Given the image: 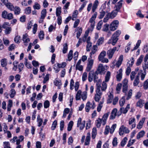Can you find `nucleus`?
Listing matches in <instances>:
<instances>
[{
	"label": "nucleus",
	"instance_id": "obj_1",
	"mask_svg": "<svg viewBox=\"0 0 148 148\" xmlns=\"http://www.w3.org/2000/svg\"><path fill=\"white\" fill-rule=\"evenodd\" d=\"M121 33V31L119 30H118L115 32L108 41V43L114 45L118 40V37Z\"/></svg>",
	"mask_w": 148,
	"mask_h": 148
},
{
	"label": "nucleus",
	"instance_id": "obj_2",
	"mask_svg": "<svg viewBox=\"0 0 148 148\" xmlns=\"http://www.w3.org/2000/svg\"><path fill=\"white\" fill-rule=\"evenodd\" d=\"M122 109L123 108H121L120 110L118 112L116 108L113 109L111 113V114L110 117V119L111 120H113L114 119L116 116L119 117L121 115L122 113Z\"/></svg>",
	"mask_w": 148,
	"mask_h": 148
},
{
	"label": "nucleus",
	"instance_id": "obj_3",
	"mask_svg": "<svg viewBox=\"0 0 148 148\" xmlns=\"http://www.w3.org/2000/svg\"><path fill=\"white\" fill-rule=\"evenodd\" d=\"M110 75V72L109 71H107L105 77V80L102 83L101 90L102 91H105L106 90L107 88V84L106 83L109 80Z\"/></svg>",
	"mask_w": 148,
	"mask_h": 148
},
{
	"label": "nucleus",
	"instance_id": "obj_4",
	"mask_svg": "<svg viewBox=\"0 0 148 148\" xmlns=\"http://www.w3.org/2000/svg\"><path fill=\"white\" fill-rule=\"evenodd\" d=\"M116 47H113L112 49H110L107 51V54L109 59L112 58L114 53L116 51H118L119 49H117Z\"/></svg>",
	"mask_w": 148,
	"mask_h": 148
},
{
	"label": "nucleus",
	"instance_id": "obj_5",
	"mask_svg": "<svg viewBox=\"0 0 148 148\" xmlns=\"http://www.w3.org/2000/svg\"><path fill=\"white\" fill-rule=\"evenodd\" d=\"M129 132V130L127 127H125L123 125L121 126L119 128V133L120 136L123 135L124 133L128 134Z\"/></svg>",
	"mask_w": 148,
	"mask_h": 148
},
{
	"label": "nucleus",
	"instance_id": "obj_6",
	"mask_svg": "<svg viewBox=\"0 0 148 148\" xmlns=\"http://www.w3.org/2000/svg\"><path fill=\"white\" fill-rule=\"evenodd\" d=\"M119 22L117 20L113 21L110 24V30L111 31H114L118 27Z\"/></svg>",
	"mask_w": 148,
	"mask_h": 148
},
{
	"label": "nucleus",
	"instance_id": "obj_7",
	"mask_svg": "<svg viewBox=\"0 0 148 148\" xmlns=\"http://www.w3.org/2000/svg\"><path fill=\"white\" fill-rule=\"evenodd\" d=\"M82 119L80 117L79 118L77 121V127H79L80 130H83L85 127V125L86 123L85 121L82 122Z\"/></svg>",
	"mask_w": 148,
	"mask_h": 148
},
{
	"label": "nucleus",
	"instance_id": "obj_8",
	"mask_svg": "<svg viewBox=\"0 0 148 148\" xmlns=\"http://www.w3.org/2000/svg\"><path fill=\"white\" fill-rule=\"evenodd\" d=\"M105 68L103 66V64H100L98 66L97 71L96 72L101 75L104 74L105 72Z\"/></svg>",
	"mask_w": 148,
	"mask_h": 148
},
{
	"label": "nucleus",
	"instance_id": "obj_9",
	"mask_svg": "<svg viewBox=\"0 0 148 148\" xmlns=\"http://www.w3.org/2000/svg\"><path fill=\"white\" fill-rule=\"evenodd\" d=\"M93 64V60L89 58L88 60V62L87 63V66L86 70L87 71H89L92 68Z\"/></svg>",
	"mask_w": 148,
	"mask_h": 148
},
{
	"label": "nucleus",
	"instance_id": "obj_10",
	"mask_svg": "<svg viewBox=\"0 0 148 148\" xmlns=\"http://www.w3.org/2000/svg\"><path fill=\"white\" fill-rule=\"evenodd\" d=\"M109 114V112L105 114L102 116V119H101L102 120V125H105L106 123V121Z\"/></svg>",
	"mask_w": 148,
	"mask_h": 148
},
{
	"label": "nucleus",
	"instance_id": "obj_11",
	"mask_svg": "<svg viewBox=\"0 0 148 148\" xmlns=\"http://www.w3.org/2000/svg\"><path fill=\"white\" fill-rule=\"evenodd\" d=\"M135 119L134 117L131 118L129 120V125H132L131 129L135 128L136 126V124L135 122Z\"/></svg>",
	"mask_w": 148,
	"mask_h": 148
},
{
	"label": "nucleus",
	"instance_id": "obj_12",
	"mask_svg": "<svg viewBox=\"0 0 148 148\" xmlns=\"http://www.w3.org/2000/svg\"><path fill=\"white\" fill-rule=\"evenodd\" d=\"M28 34H25L23 35V40L24 42V45L26 46L27 45V43L30 41L29 39L28 38Z\"/></svg>",
	"mask_w": 148,
	"mask_h": 148
},
{
	"label": "nucleus",
	"instance_id": "obj_13",
	"mask_svg": "<svg viewBox=\"0 0 148 148\" xmlns=\"http://www.w3.org/2000/svg\"><path fill=\"white\" fill-rule=\"evenodd\" d=\"M123 1V0H121L117 3L116 5H115V10L117 12H119V11L120 9L122 7V2Z\"/></svg>",
	"mask_w": 148,
	"mask_h": 148
},
{
	"label": "nucleus",
	"instance_id": "obj_14",
	"mask_svg": "<svg viewBox=\"0 0 148 148\" xmlns=\"http://www.w3.org/2000/svg\"><path fill=\"white\" fill-rule=\"evenodd\" d=\"M132 89H130L128 91H127L126 92L124 93L125 95V97L126 96V99L128 100L130 99L132 95Z\"/></svg>",
	"mask_w": 148,
	"mask_h": 148
},
{
	"label": "nucleus",
	"instance_id": "obj_15",
	"mask_svg": "<svg viewBox=\"0 0 148 148\" xmlns=\"http://www.w3.org/2000/svg\"><path fill=\"white\" fill-rule=\"evenodd\" d=\"M97 48L98 47L97 45H94L93 46L91 51L90 53V59H92V55L95 54L97 51Z\"/></svg>",
	"mask_w": 148,
	"mask_h": 148
},
{
	"label": "nucleus",
	"instance_id": "obj_16",
	"mask_svg": "<svg viewBox=\"0 0 148 148\" xmlns=\"http://www.w3.org/2000/svg\"><path fill=\"white\" fill-rule=\"evenodd\" d=\"M145 118L144 117L140 121L137 126V128L138 129H140L142 127L143 124L145 121Z\"/></svg>",
	"mask_w": 148,
	"mask_h": 148
},
{
	"label": "nucleus",
	"instance_id": "obj_17",
	"mask_svg": "<svg viewBox=\"0 0 148 148\" xmlns=\"http://www.w3.org/2000/svg\"><path fill=\"white\" fill-rule=\"evenodd\" d=\"M123 56L122 55H121L119 56L118 61L116 63V66L117 67L119 68L121 65L123 60Z\"/></svg>",
	"mask_w": 148,
	"mask_h": 148
},
{
	"label": "nucleus",
	"instance_id": "obj_18",
	"mask_svg": "<svg viewBox=\"0 0 148 148\" xmlns=\"http://www.w3.org/2000/svg\"><path fill=\"white\" fill-rule=\"evenodd\" d=\"M144 73L143 72V71L140 70L138 72V74L137 75H139V76L140 75L141 77V79L142 80H143L145 78V75L146 74V72H145V70L144 69Z\"/></svg>",
	"mask_w": 148,
	"mask_h": 148
},
{
	"label": "nucleus",
	"instance_id": "obj_19",
	"mask_svg": "<svg viewBox=\"0 0 148 148\" xmlns=\"http://www.w3.org/2000/svg\"><path fill=\"white\" fill-rule=\"evenodd\" d=\"M107 11L105 10L100 9L99 10V18L101 19L103 18L105 16Z\"/></svg>",
	"mask_w": 148,
	"mask_h": 148
},
{
	"label": "nucleus",
	"instance_id": "obj_20",
	"mask_svg": "<svg viewBox=\"0 0 148 148\" xmlns=\"http://www.w3.org/2000/svg\"><path fill=\"white\" fill-rule=\"evenodd\" d=\"M148 59V53L146 54L144 58V61L145 62V66H143V69H146L148 68V62H147Z\"/></svg>",
	"mask_w": 148,
	"mask_h": 148
},
{
	"label": "nucleus",
	"instance_id": "obj_21",
	"mask_svg": "<svg viewBox=\"0 0 148 148\" xmlns=\"http://www.w3.org/2000/svg\"><path fill=\"white\" fill-rule=\"evenodd\" d=\"M118 12L116 11L115 9L114 10L112 11L111 13H108V14H109V16L110 17V18H113L117 15Z\"/></svg>",
	"mask_w": 148,
	"mask_h": 148
},
{
	"label": "nucleus",
	"instance_id": "obj_22",
	"mask_svg": "<svg viewBox=\"0 0 148 148\" xmlns=\"http://www.w3.org/2000/svg\"><path fill=\"white\" fill-rule=\"evenodd\" d=\"M145 103L144 100L140 99L136 103V106L140 108H142L143 106V104Z\"/></svg>",
	"mask_w": 148,
	"mask_h": 148
},
{
	"label": "nucleus",
	"instance_id": "obj_23",
	"mask_svg": "<svg viewBox=\"0 0 148 148\" xmlns=\"http://www.w3.org/2000/svg\"><path fill=\"white\" fill-rule=\"evenodd\" d=\"M90 140V134L88 133L87 134V136L86 137L84 145H87L89 144Z\"/></svg>",
	"mask_w": 148,
	"mask_h": 148
},
{
	"label": "nucleus",
	"instance_id": "obj_24",
	"mask_svg": "<svg viewBox=\"0 0 148 148\" xmlns=\"http://www.w3.org/2000/svg\"><path fill=\"white\" fill-rule=\"evenodd\" d=\"M102 120L100 118H98L95 121V125L97 127L99 128L101 126V124H102Z\"/></svg>",
	"mask_w": 148,
	"mask_h": 148
},
{
	"label": "nucleus",
	"instance_id": "obj_25",
	"mask_svg": "<svg viewBox=\"0 0 148 148\" xmlns=\"http://www.w3.org/2000/svg\"><path fill=\"white\" fill-rule=\"evenodd\" d=\"M1 66L3 67H5V69L6 70L7 68L6 66L7 65L8 63L7 60L5 58L2 59L1 60Z\"/></svg>",
	"mask_w": 148,
	"mask_h": 148
},
{
	"label": "nucleus",
	"instance_id": "obj_26",
	"mask_svg": "<svg viewBox=\"0 0 148 148\" xmlns=\"http://www.w3.org/2000/svg\"><path fill=\"white\" fill-rule=\"evenodd\" d=\"M106 54V52L105 51H102L99 56L98 59L99 61L102 60V59L104 58Z\"/></svg>",
	"mask_w": 148,
	"mask_h": 148
},
{
	"label": "nucleus",
	"instance_id": "obj_27",
	"mask_svg": "<svg viewBox=\"0 0 148 148\" xmlns=\"http://www.w3.org/2000/svg\"><path fill=\"white\" fill-rule=\"evenodd\" d=\"M139 83V75H137L135 77L134 81L133 82V85L134 86H137Z\"/></svg>",
	"mask_w": 148,
	"mask_h": 148
},
{
	"label": "nucleus",
	"instance_id": "obj_28",
	"mask_svg": "<svg viewBox=\"0 0 148 148\" xmlns=\"http://www.w3.org/2000/svg\"><path fill=\"white\" fill-rule=\"evenodd\" d=\"M145 132L144 130H142L138 133L137 135L136 138L137 139H139L140 138L143 136L145 134Z\"/></svg>",
	"mask_w": 148,
	"mask_h": 148
},
{
	"label": "nucleus",
	"instance_id": "obj_29",
	"mask_svg": "<svg viewBox=\"0 0 148 148\" xmlns=\"http://www.w3.org/2000/svg\"><path fill=\"white\" fill-rule=\"evenodd\" d=\"M113 96L110 92L108 95V97L107 100L108 103H111L113 99Z\"/></svg>",
	"mask_w": 148,
	"mask_h": 148
},
{
	"label": "nucleus",
	"instance_id": "obj_30",
	"mask_svg": "<svg viewBox=\"0 0 148 148\" xmlns=\"http://www.w3.org/2000/svg\"><path fill=\"white\" fill-rule=\"evenodd\" d=\"M5 5L11 11H13L14 9V6L11 3L8 2Z\"/></svg>",
	"mask_w": 148,
	"mask_h": 148
},
{
	"label": "nucleus",
	"instance_id": "obj_31",
	"mask_svg": "<svg viewBox=\"0 0 148 148\" xmlns=\"http://www.w3.org/2000/svg\"><path fill=\"white\" fill-rule=\"evenodd\" d=\"M144 58V56L141 55L140 57L137 59V62L136 63V65L137 66L139 65L143 61Z\"/></svg>",
	"mask_w": 148,
	"mask_h": 148
},
{
	"label": "nucleus",
	"instance_id": "obj_32",
	"mask_svg": "<svg viewBox=\"0 0 148 148\" xmlns=\"http://www.w3.org/2000/svg\"><path fill=\"white\" fill-rule=\"evenodd\" d=\"M98 73L97 72H95V73H93V81L95 83L97 82L98 79Z\"/></svg>",
	"mask_w": 148,
	"mask_h": 148
},
{
	"label": "nucleus",
	"instance_id": "obj_33",
	"mask_svg": "<svg viewBox=\"0 0 148 148\" xmlns=\"http://www.w3.org/2000/svg\"><path fill=\"white\" fill-rule=\"evenodd\" d=\"M13 102L10 99L8 100V104L7 110L10 111L11 110V108L12 106Z\"/></svg>",
	"mask_w": 148,
	"mask_h": 148
},
{
	"label": "nucleus",
	"instance_id": "obj_34",
	"mask_svg": "<svg viewBox=\"0 0 148 148\" xmlns=\"http://www.w3.org/2000/svg\"><path fill=\"white\" fill-rule=\"evenodd\" d=\"M97 134V131L96 128L94 127L92 130V138L93 139L95 138Z\"/></svg>",
	"mask_w": 148,
	"mask_h": 148
},
{
	"label": "nucleus",
	"instance_id": "obj_35",
	"mask_svg": "<svg viewBox=\"0 0 148 148\" xmlns=\"http://www.w3.org/2000/svg\"><path fill=\"white\" fill-rule=\"evenodd\" d=\"M24 140V137L23 136H20L18 137V138L16 140V144L19 145L20 143L22 142Z\"/></svg>",
	"mask_w": 148,
	"mask_h": 148
},
{
	"label": "nucleus",
	"instance_id": "obj_36",
	"mask_svg": "<svg viewBox=\"0 0 148 148\" xmlns=\"http://www.w3.org/2000/svg\"><path fill=\"white\" fill-rule=\"evenodd\" d=\"M100 85H99L97 86L96 90V93L95 94L101 96L102 94V92L100 90Z\"/></svg>",
	"mask_w": 148,
	"mask_h": 148
},
{
	"label": "nucleus",
	"instance_id": "obj_37",
	"mask_svg": "<svg viewBox=\"0 0 148 148\" xmlns=\"http://www.w3.org/2000/svg\"><path fill=\"white\" fill-rule=\"evenodd\" d=\"M37 122L38 123V127H40L43 121L42 119L40 118V116L39 115L37 116Z\"/></svg>",
	"mask_w": 148,
	"mask_h": 148
},
{
	"label": "nucleus",
	"instance_id": "obj_38",
	"mask_svg": "<svg viewBox=\"0 0 148 148\" xmlns=\"http://www.w3.org/2000/svg\"><path fill=\"white\" fill-rule=\"evenodd\" d=\"M90 105L91 103L90 102L88 101L87 102L85 107V110L86 112H89L91 108Z\"/></svg>",
	"mask_w": 148,
	"mask_h": 148
},
{
	"label": "nucleus",
	"instance_id": "obj_39",
	"mask_svg": "<svg viewBox=\"0 0 148 148\" xmlns=\"http://www.w3.org/2000/svg\"><path fill=\"white\" fill-rule=\"evenodd\" d=\"M82 93V91L81 90H79L76 95L75 98L76 100H78L80 99L81 98V95Z\"/></svg>",
	"mask_w": 148,
	"mask_h": 148
},
{
	"label": "nucleus",
	"instance_id": "obj_40",
	"mask_svg": "<svg viewBox=\"0 0 148 148\" xmlns=\"http://www.w3.org/2000/svg\"><path fill=\"white\" fill-rule=\"evenodd\" d=\"M104 38L103 37H101L98 40L97 43H96L97 46L100 45H101L103 42Z\"/></svg>",
	"mask_w": 148,
	"mask_h": 148
},
{
	"label": "nucleus",
	"instance_id": "obj_41",
	"mask_svg": "<svg viewBox=\"0 0 148 148\" xmlns=\"http://www.w3.org/2000/svg\"><path fill=\"white\" fill-rule=\"evenodd\" d=\"M125 102V97L123 96L119 101V104L120 106H123Z\"/></svg>",
	"mask_w": 148,
	"mask_h": 148
},
{
	"label": "nucleus",
	"instance_id": "obj_42",
	"mask_svg": "<svg viewBox=\"0 0 148 148\" xmlns=\"http://www.w3.org/2000/svg\"><path fill=\"white\" fill-rule=\"evenodd\" d=\"M121 108H123V109H122L123 112H122V113H123L124 114H125L127 113V112L128 111V110L130 109V105L129 104H128L127 105L126 107L125 108V109H124L122 107Z\"/></svg>",
	"mask_w": 148,
	"mask_h": 148
},
{
	"label": "nucleus",
	"instance_id": "obj_43",
	"mask_svg": "<svg viewBox=\"0 0 148 148\" xmlns=\"http://www.w3.org/2000/svg\"><path fill=\"white\" fill-rule=\"evenodd\" d=\"M86 46V50L87 51H89L91 49L92 43L91 42L87 43Z\"/></svg>",
	"mask_w": 148,
	"mask_h": 148
},
{
	"label": "nucleus",
	"instance_id": "obj_44",
	"mask_svg": "<svg viewBox=\"0 0 148 148\" xmlns=\"http://www.w3.org/2000/svg\"><path fill=\"white\" fill-rule=\"evenodd\" d=\"M44 34L43 31H40L38 34V36L41 40H42L44 37Z\"/></svg>",
	"mask_w": 148,
	"mask_h": 148
},
{
	"label": "nucleus",
	"instance_id": "obj_45",
	"mask_svg": "<svg viewBox=\"0 0 148 148\" xmlns=\"http://www.w3.org/2000/svg\"><path fill=\"white\" fill-rule=\"evenodd\" d=\"M73 51L71 50L68 53V61H70L73 58Z\"/></svg>",
	"mask_w": 148,
	"mask_h": 148
},
{
	"label": "nucleus",
	"instance_id": "obj_46",
	"mask_svg": "<svg viewBox=\"0 0 148 148\" xmlns=\"http://www.w3.org/2000/svg\"><path fill=\"white\" fill-rule=\"evenodd\" d=\"M73 121H71L69 123L67 127V130L68 131H70L71 130L73 125Z\"/></svg>",
	"mask_w": 148,
	"mask_h": 148
},
{
	"label": "nucleus",
	"instance_id": "obj_47",
	"mask_svg": "<svg viewBox=\"0 0 148 148\" xmlns=\"http://www.w3.org/2000/svg\"><path fill=\"white\" fill-rule=\"evenodd\" d=\"M109 25L107 24H106L104 25L102 28V30L103 31L107 32L109 30Z\"/></svg>",
	"mask_w": 148,
	"mask_h": 148
},
{
	"label": "nucleus",
	"instance_id": "obj_48",
	"mask_svg": "<svg viewBox=\"0 0 148 148\" xmlns=\"http://www.w3.org/2000/svg\"><path fill=\"white\" fill-rule=\"evenodd\" d=\"M47 11L46 9H44L42 10L41 13V18H44L45 17Z\"/></svg>",
	"mask_w": 148,
	"mask_h": 148
},
{
	"label": "nucleus",
	"instance_id": "obj_49",
	"mask_svg": "<svg viewBox=\"0 0 148 148\" xmlns=\"http://www.w3.org/2000/svg\"><path fill=\"white\" fill-rule=\"evenodd\" d=\"M14 9V14H18L20 13V8L18 7H16Z\"/></svg>",
	"mask_w": 148,
	"mask_h": 148
},
{
	"label": "nucleus",
	"instance_id": "obj_50",
	"mask_svg": "<svg viewBox=\"0 0 148 148\" xmlns=\"http://www.w3.org/2000/svg\"><path fill=\"white\" fill-rule=\"evenodd\" d=\"M127 139L126 137H125L122 140L121 143V145L122 147H123L126 144Z\"/></svg>",
	"mask_w": 148,
	"mask_h": 148
},
{
	"label": "nucleus",
	"instance_id": "obj_51",
	"mask_svg": "<svg viewBox=\"0 0 148 148\" xmlns=\"http://www.w3.org/2000/svg\"><path fill=\"white\" fill-rule=\"evenodd\" d=\"M63 46V47L62 50L63 53H65L68 50V45L67 44H64Z\"/></svg>",
	"mask_w": 148,
	"mask_h": 148
},
{
	"label": "nucleus",
	"instance_id": "obj_52",
	"mask_svg": "<svg viewBox=\"0 0 148 148\" xmlns=\"http://www.w3.org/2000/svg\"><path fill=\"white\" fill-rule=\"evenodd\" d=\"M61 8L58 7L56 9V14L57 16H60L61 13Z\"/></svg>",
	"mask_w": 148,
	"mask_h": 148
},
{
	"label": "nucleus",
	"instance_id": "obj_53",
	"mask_svg": "<svg viewBox=\"0 0 148 148\" xmlns=\"http://www.w3.org/2000/svg\"><path fill=\"white\" fill-rule=\"evenodd\" d=\"M82 28L81 27L79 28L78 30L77 33V37L79 38L82 32Z\"/></svg>",
	"mask_w": 148,
	"mask_h": 148
},
{
	"label": "nucleus",
	"instance_id": "obj_54",
	"mask_svg": "<svg viewBox=\"0 0 148 148\" xmlns=\"http://www.w3.org/2000/svg\"><path fill=\"white\" fill-rule=\"evenodd\" d=\"M57 66H58L59 68H64L66 66V63L65 62H63L61 64H60L59 63H57Z\"/></svg>",
	"mask_w": 148,
	"mask_h": 148
},
{
	"label": "nucleus",
	"instance_id": "obj_55",
	"mask_svg": "<svg viewBox=\"0 0 148 148\" xmlns=\"http://www.w3.org/2000/svg\"><path fill=\"white\" fill-rule=\"evenodd\" d=\"M57 125V121L56 120L54 121L53 123L51 129L52 130H55Z\"/></svg>",
	"mask_w": 148,
	"mask_h": 148
},
{
	"label": "nucleus",
	"instance_id": "obj_56",
	"mask_svg": "<svg viewBox=\"0 0 148 148\" xmlns=\"http://www.w3.org/2000/svg\"><path fill=\"white\" fill-rule=\"evenodd\" d=\"M74 82L73 79H71L70 81V88L71 90H72L73 89V87L74 86Z\"/></svg>",
	"mask_w": 148,
	"mask_h": 148
},
{
	"label": "nucleus",
	"instance_id": "obj_57",
	"mask_svg": "<svg viewBox=\"0 0 148 148\" xmlns=\"http://www.w3.org/2000/svg\"><path fill=\"white\" fill-rule=\"evenodd\" d=\"M141 42V41L140 40H138L136 44V46L134 47V49L132 50L133 51L137 49L140 45Z\"/></svg>",
	"mask_w": 148,
	"mask_h": 148
},
{
	"label": "nucleus",
	"instance_id": "obj_58",
	"mask_svg": "<svg viewBox=\"0 0 148 148\" xmlns=\"http://www.w3.org/2000/svg\"><path fill=\"white\" fill-rule=\"evenodd\" d=\"M8 14L7 12L5 10H4L2 12L1 16L3 18L6 19Z\"/></svg>",
	"mask_w": 148,
	"mask_h": 148
},
{
	"label": "nucleus",
	"instance_id": "obj_59",
	"mask_svg": "<svg viewBox=\"0 0 148 148\" xmlns=\"http://www.w3.org/2000/svg\"><path fill=\"white\" fill-rule=\"evenodd\" d=\"M143 86L144 89L145 90L148 88V79L144 82Z\"/></svg>",
	"mask_w": 148,
	"mask_h": 148
},
{
	"label": "nucleus",
	"instance_id": "obj_60",
	"mask_svg": "<svg viewBox=\"0 0 148 148\" xmlns=\"http://www.w3.org/2000/svg\"><path fill=\"white\" fill-rule=\"evenodd\" d=\"M110 129V127L109 126L106 125V126L104 132V133L105 135H107L109 133Z\"/></svg>",
	"mask_w": 148,
	"mask_h": 148
},
{
	"label": "nucleus",
	"instance_id": "obj_61",
	"mask_svg": "<svg viewBox=\"0 0 148 148\" xmlns=\"http://www.w3.org/2000/svg\"><path fill=\"white\" fill-rule=\"evenodd\" d=\"M93 73L91 74L90 72L89 73L88 76V80L90 82H91L93 80Z\"/></svg>",
	"mask_w": 148,
	"mask_h": 148
},
{
	"label": "nucleus",
	"instance_id": "obj_62",
	"mask_svg": "<svg viewBox=\"0 0 148 148\" xmlns=\"http://www.w3.org/2000/svg\"><path fill=\"white\" fill-rule=\"evenodd\" d=\"M33 8L34 9L39 10L40 8V6L36 2L33 6Z\"/></svg>",
	"mask_w": 148,
	"mask_h": 148
},
{
	"label": "nucleus",
	"instance_id": "obj_63",
	"mask_svg": "<svg viewBox=\"0 0 148 148\" xmlns=\"http://www.w3.org/2000/svg\"><path fill=\"white\" fill-rule=\"evenodd\" d=\"M10 96L11 98H13L16 94V91L14 89H12L10 91Z\"/></svg>",
	"mask_w": 148,
	"mask_h": 148
},
{
	"label": "nucleus",
	"instance_id": "obj_64",
	"mask_svg": "<svg viewBox=\"0 0 148 148\" xmlns=\"http://www.w3.org/2000/svg\"><path fill=\"white\" fill-rule=\"evenodd\" d=\"M4 44L6 46H8L9 45V41L6 38H3V39Z\"/></svg>",
	"mask_w": 148,
	"mask_h": 148
}]
</instances>
